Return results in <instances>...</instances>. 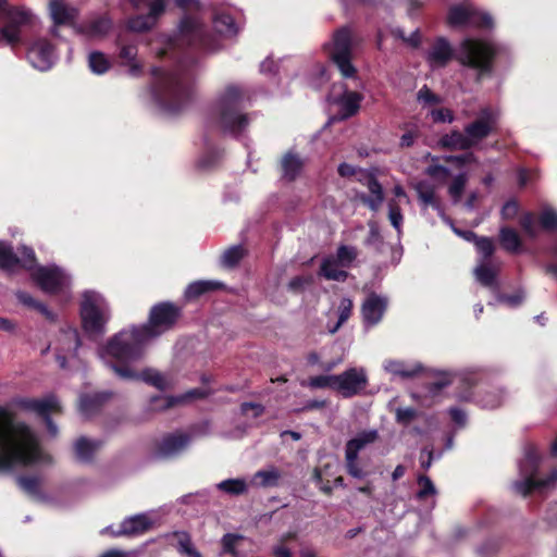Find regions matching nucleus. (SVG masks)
Returning a JSON list of instances; mask_svg holds the SVG:
<instances>
[{"label": "nucleus", "mask_w": 557, "mask_h": 557, "mask_svg": "<svg viewBox=\"0 0 557 557\" xmlns=\"http://www.w3.org/2000/svg\"><path fill=\"white\" fill-rule=\"evenodd\" d=\"M182 317V307L172 301H160L153 305L145 324L133 326L129 331H122L107 341V355L127 360H140L145 355L146 344L174 330Z\"/></svg>", "instance_id": "f257e3e1"}, {"label": "nucleus", "mask_w": 557, "mask_h": 557, "mask_svg": "<svg viewBox=\"0 0 557 557\" xmlns=\"http://www.w3.org/2000/svg\"><path fill=\"white\" fill-rule=\"evenodd\" d=\"M41 459L40 443L30 426L0 408V470L32 466Z\"/></svg>", "instance_id": "f03ea898"}, {"label": "nucleus", "mask_w": 557, "mask_h": 557, "mask_svg": "<svg viewBox=\"0 0 557 557\" xmlns=\"http://www.w3.org/2000/svg\"><path fill=\"white\" fill-rule=\"evenodd\" d=\"M195 63L194 59L188 64L180 61L171 71L152 67L151 74L154 78L152 94L164 112L178 114L193 102L195 97L193 65Z\"/></svg>", "instance_id": "7ed1b4c3"}, {"label": "nucleus", "mask_w": 557, "mask_h": 557, "mask_svg": "<svg viewBox=\"0 0 557 557\" xmlns=\"http://www.w3.org/2000/svg\"><path fill=\"white\" fill-rule=\"evenodd\" d=\"M496 48L487 41L466 38L460 44L459 53L455 55L454 49L445 37H437L430 48L426 61L435 67H444L449 61L456 59L461 65L479 71V76L491 74Z\"/></svg>", "instance_id": "20e7f679"}, {"label": "nucleus", "mask_w": 557, "mask_h": 557, "mask_svg": "<svg viewBox=\"0 0 557 557\" xmlns=\"http://www.w3.org/2000/svg\"><path fill=\"white\" fill-rule=\"evenodd\" d=\"M244 90L236 85H228L220 96L208 122L214 123L222 133L238 137L249 125L248 114L242 113Z\"/></svg>", "instance_id": "39448f33"}, {"label": "nucleus", "mask_w": 557, "mask_h": 557, "mask_svg": "<svg viewBox=\"0 0 557 557\" xmlns=\"http://www.w3.org/2000/svg\"><path fill=\"white\" fill-rule=\"evenodd\" d=\"M0 47L12 49L23 44L22 30L36 24L35 15L24 7L10 5L8 0H0Z\"/></svg>", "instance_id": "423d86ee"}, {"label": "nucleus", "mask_w": 557, "mask_h": 557, "mask_svg": "<svg viewBox=\"0 0 557 557\" xmlns=\"http://www.w3.org/2000/svg\"><path fill=\"white\" fill-rule=\"evenodd\" d=\"M178 30L182 44L190 50L214 53L222 49L218 36L211 33L197 16L184 15L180 22Z\"/></svg>", "instance_id": "0eeeda50"}, {"label": "nucleus", "mask_w": 557, "mask_h": 557, "mask_svg": "<svg viewBox=\"0 0 557 557\" xmlns=\"http://www.w3.org/2000/svg\"><path fill=\"white\" fill-rule=\"evenodd\" d=\"M540 455L534 448H529L524 459L520 463V472L523 480L516 481L513 487L517 493L527 497L533 492H542L557 482V469H554L546 478L537 479L540 468Z\"/></svg>", "instance_id": "6e6552de"}, {"label": "nucleus", "mask_w": 557, "mask_h": 557, "mask_svg": "<svg viewBox=\"0 0 557 557\" xmlns=\"http://www.w3.org/2000/svg\"><path fill=\"white\" fill-rule=\"evenodd\" d=\"M324 50L344 78L357 77V69L351 62L352 38L348 27L344 26L335 30L332 42L325 44Z\"/></svg>", "instance_id": "1a4fd4ad"}, {"label": "nucleus", "mask_w": 557, "mask_h": 557, "mask_svg": "<svg viewBox=\"0 0 557 557\" xmlns=\"http://www.w3.org/2000/svg\"><path fill=\"white\" fill-rule=\"evenodd\" d=\"M17 408L35 412L39 416L51 436L58 435V426L51 418V413H61L62 408L54 395H49L44 399L20 397L14 400Z\"/></svg>", "instance_id": "9d476101"}, {"label": "nucleus", "mask_w": 557, "mask_h": 557, "mask_svg": "<svg viewBox=\"0 0 557 557\" xmlns=\"http://www.w3.org/2000/svg\"><path fill=\"white\" fill-rule=\"evenodd\" d=\"M116 362L111 363L110 368L121 379L128 381H141L151 386H154L159 391H165L168 383L164 376L150 368H145L141 371H137L131 363L135 360H127L116 358Z\"/></svg>", "instance_id": "9b49d317"}, {"label": "nucleus", "mask_w": 557, "mask_h": 557, "mask_svg": "<svg viewBox=\"0 0 557 557\" xmlns=\"http://www.w3.org/2000/svg\"><path fill=\"white\" fill-rule=\"evenodd\" d=\"M379 438L376 430H369L359 433L356 437L349 440L345 446V466L349 475L356 479H363L367 472L358 466V454L367 445L374 443Z\"/></svg>", "instance_id": "f8f14e48"}, {"label": "nucleus", "mask_w": 557, "mask_h": 557, "mask_svg": "<svg viewBox=\"0 0 557 557\" xmlns=\"http://www.w3.org/2000/svg\"><path fill=\"white\" fill-rule=\"evenodd\" d=\"M497 124L498 116L491 108L481 109L478 117L463 128V132L472 143V148L495 133Z\"/></svg>", "instance_id": "ddd939ff"}, {"label": "nucleus", "mask_w": 557, "mask_h": 557, "mask_svg": "<svg viewBox=\"0 0 557 557\" xmlns=\"http://www.w3.org/2000/svg\"><path fill=\"white\" fill-rule=\"evenodd\" d=\"M49 14L53 22L50 34L58 37L59 26L76 27V21L79 12L75 7L69 4L66 0H50Z\"/></svg>", "instance_id": "4468645a"}, {"label": "nucleus", "mask_w": 557, "mask_h": 557, "mask_svg": "<svg viewBox=\"0 0 557 557\" xmlns=\"http://www.w3.org/2000/svg\"><path fill=\"white\" fill-rule=\"evenodd\" d=\"M27 59L35 69L48 71L55 60L54 46L47 38H38L28 47Z\"/></svg>", "instance_id": "2eb2a0df"}, {"label": "nucleus", "mask_w": 557, "mask_h": 557, "mask_svg": "<svg viewBox=\"0 0 557 557\" xmlns=\"http://www.w3.org/2000/svg\"><path fill=\"white\" fill-rule=\"evenodd\" d=\"M82 325L86 333H98L102 329V314L97 306L95 293L85 292L81 302Z\"/></svg>", "instance_id": "dca6fc26"}, {"label": "nucleus", "mask_w": 557, "mask_h": 557, "mask_svg": "<svg viewBox=\"0 0 557 557\" xmlns=\"http://www.w3.org/2000/svg\"><path fill=\"white\" fill-rule=\"evenodd\" d=\"M32 280L41 290L49 294H57L63 286V273L58 267L38 265L32 273Z\"/></svg>", "instance_id": "f3484780"}, {"label": "nucleus", "mask_w": 557, "mask_h": 557, "mask_svg": "<svg viewBox=\"0 0 557 557\" xmlns=\"http://www.w3.org/2000/svg\"><path fill=\"white\" fill-rule=\"evenodd\" d=\"M335 389L341 392L344 397H352L360 393L367 385V377L359 373L357 369L350 368L342 374L336 375Z\"/></svg>", "instance_id": "a211bd4d"}, {"label": "nucleus", "mask_w": 557, "mask_h": 557, "mask_svg": "<svg viewBox=\"0 0 557 557\" xmlns=\"http://www.w3.org/2000/svg\"><path fill=\"white\" fill-rule=\"evenodd\" d=\"M151 528V519L145 513H138L124 519L117 529H114L113 525L107 527V533L114 536L140 535L149 531Z\"/></svg>", "instance_id": "6ab92c4d"}, {"label": "nucleus", "mask_w": 557, "mask_h": 557, "mask_svg": "<svg viewBox=\"0 0 557 557\" xmlns=\"http://www.w3.org/2000/svg\"><path fill=\"white\" fill-rule=\"evenodd\" d=\"M213 391L210 388H193L186 392L185 394L174 397V396H153L150 399V405L153 410H166L170 409L181 403L190 400V399H206Z\"/></svg>", "instance_id": "aec40b11"}, {"label": "nucleus", "mask_w": 557, "mask_h": 557, "mask_svg": "<svg viewBox=\"0 0 557 557\" xmlns=\"http://www.w3.org/2000/svg\"><path fill=\"white\" fill-rule=\"evenodd\" d=\"M387 309V298L372 292L368 295L361 307L362 318L370 325L377 324Z\"/></svg>", "instance_id": "412c9836"}, {"label": "nucleus", "mask_w": 557, "mask_h": 557, "mask_svg": "<svg viewBox=\"0 0 557 557\" xmlns=\"http://www.w3.org/2000/svg\"><path fill=\"white\" fill-rule=\"evenodd\" d=\"M366 186L370 195L360 193L357 197L371 211L377 212L385 199L383 187L373 174L367 176Z\"/></svg>", "instance_id": "4be33fe9"}, {"label": "nucleus", "mask_w": 557, "mask_h": 557, "mask_svg": "<svg viewBox=\"0 0 557 557\" xmlns=\"http://www.w3.org/2000/svg\"><path fill=\"white\" fill-rule=\"evenodd\" d=\"M101 448L100 441H90L85 436H81L74 443L75 459L82 463H91Z\"/></svg>", "instance_id": "5701e85b"}, {"label": "nucleus", "mask_w": 557, "mask_h": 557, "mask_svg": "<svg viewBox=\"0 0 557 557\" xmlns=\"http://www.w3.org/2000/svg\"><path fill=\"white\" fill-rule=\"evenodd\" d=\"M438 146L442 149L449 151H468L472 148V143L465 132L462 133L458 129H453L451 132L441 136L438 139Z\"/></svg>", "instance_id": "b1692460"}, {"label": "nucleus", "mask_w": 557, "mask_h": 557, "mask_svg": "<svg viewBox=\"0 0 557 557\" xmlns=\"http://www.w3.org/2000/svg\"><path fill=\"white\" fill-rule=\"evenodd\" d=\"M363 96L358 91H351L345 88L344 92L336 99L341 108L342 119H349L356 115L360 109Z\"/></svg>", "instance_id": "393cba45"}, {"label": "nucleus", "mask_w": 557, "mask_h": 557, "mask_svg": "<svg viewBox=\"0 0 557 557\" xmlns=\"http://www.w3.org/2000/svg\"><path fill=\"white\" fill-rule=\"evenodd\" d=\"M188 436L185 434H169L158 444L156 455L159 458L169 457L186 446Z\"/></svg>", "instance_id": "a878e982"}, {"label": "nucleus", "mask_w": 557, "mask_h": 557, "mask_svg": "<svg viewBox=\"0 0 557 557\" xmlns=\"http://www.w3.org/2000/svg\"><path fill=\"white\" fill-rule=\"evenodd\" d=\"M104 406V392L83 394L79 397L78 410L85 418H91Z\"/></svg>", "instance_id": "bb28decb"}, {"label": "nucleus", "mask_w": 557, "mask_h": 557, "mask_svg": "<svg viewBox=\"0 0 557 557\" xmlns=\"http://www.w3.org/2000/svg\"><path fill=\"white\" fill-rule=\"evenodd\" d=\"M304 168V162L297 153L292 151L285 153L281 161L283 177L294 182Z\"/></svg>", "instance_id": "cd10ccee"}, {"label": "nucleus", "mask_w": 557, "mask_h": 557, "mask_svg": "<svg viewBox=\"0 0 557 557\" xmlns=\"http://www.w3.org/2000/svg\"><path fill=\"white\" fill-rule=\"evenodd\" d=\"M213 28L223 38H234L238 34L234 17L227 13H219L214 16Z\"/></svg>", "instance_id": "c85d7f7f"}, {"label": "nucleus", "mask_w": 557, "mask_h": 557, "mask_svg": "<svg viewBox=\"0 0 557 557\" xmlns=\"http://www.w3.org/2000/svg\"><path fill=\"white\" fill-rule=\"evenodd\" d=\"M471 8L472 5L466 4L451 5L447 12V24L453 28L469 26Z\"/></svg>", "instance_id": "c756f323"}, {"label": "nucleus", "mask_w": 557, "mask_h": 557, "mask_svg": "<svg viewBox=\"0 0 557 557\" xmlns=\"http://www.w3.org/2000/svg\"><path fill=\"white\" fill-rule=\"evenodd\" d=\"M223 288L224 284L218 281H196L187 286L184 295L187 300H195L209 292Z\"/></svg>", "instance_id": "7c9ffc66"}, {"label": "nucleus", "mask_w": 557, "mask_h": 557, "mask_svg": "<svg viewBox=\"0 0 557 557\" xmlns=\"http://www.w3.org/2000/svg\"><path fill=\"white\" fill-rule=\"evenodd\" d=\"M498 240L502 248L510 253H517L522 246L518 232L510 226L500 227Z\"/></svg>", "instance_id": "2f4dec72"}, {"label": "nucleus", "mask_w": 557, "mask_h": 557, "mask_svg": "<svg viewBox=\"0 0 557 557\" xmlns=\"http://www.w3.org/2000/svg\"><path fill=\"white\" fill-rule=\"evenodd\" d=\"M247 255L248 250L243 245L231 246L222 253L221 265L226 269H234Z\"/></svg>", "instance_id": "473e14b6"}, {"label": "nucleus", "mask_w": 557, "mask_h": 557, "mask_svg": "<svg viewBox=\"0 0 557 557\" xmlns=\"http://www.w3.org/2000/svg\"><path fill=\"white\" fill-rule=\"evenodd\" d=\"M138 49L134 45H126L121 48L120 58L128 65V72L133 76H139L143 73V65L136 59Z\"/></svg>", "instance_id": "72a5a7b5"}, {"label": "nucleus", "mask_w": 557, "mask_h": 557, "mask_svg": "<svg viewBox=\"0 0 557 557\" xmlns=\"http://www.w3.org/2000/svg\"><path fill=\"white\" fill-rule=\"evenodd\" d=\"M15 296L18 302L22 305L40 312L47 320H54V313L49 310V308L44 302L36 300L30 294L23 290H17Z\"/></svg>", "instance_id": "f704fd0d"}, {"label": "nucleus", "mask_w": 557, "mask_h": 557, "mask_svg": "<svg viewBox=\"0 0 557 557\" xmlns=\"http://www.w3.org/2000/svg\"><path fill=\"white\" fill-rule=\"evenodd\" d=\"M336 264V261L332 258L323 259L320 265L319 274L325 277L326 280L345 282L348 277V272L345 270L337 269Z\"/></svg>", "instance_id": "c9c22d12"}, {"label": "nucleus", "mask_w": 557, "mask_h": 557, "mask_svg": "<svg viewBox=\"0 0 557 557\" xmlns=\"http://www.w3.org/2000/svg\"><path fill=\"white\" fill-rule=\"evenodd\" d=\"M385 370L394 375L403 379H411L417 376L421 371V366L409 368L405 362L398 360H388L385 363Z\"/></svg>", "instance_id": "e433bc0d"}, {"label": "nucleus", "mask_w": 557, "mask_h": 557, "mask_svg": "<svg viewBox=\"0 0 557 557\" xmlns=\"http://www.w3.org/2000/svg\"><path fill=\"white\" fill-rule=\"evenodd\" d=\"M18 263L20 258L14 252L13 247L7 243L0 242V269L12 272Z\"/></svg>", "instance_id": "4c0bfd02"}, {"label": "nucleus", "mask_w": 557, "mask_h": 557, "mask_svg": "<svg viewBox=\"0 0 557 557\" xmlns=\"http://www.w3.org/2000/svg\"><path fill=\"white\" fill-rule=\"evenodd\" d=\"M280 479L281 472L275 467L259 470L253 475V480H259L257 484L263 488L278 486Z\"/></svg>", "instance_id": "58836bf2"}, {"label": "nucleus", "mask_w": 557, "mask_h": 557, "mask_svg": "<svg viewBox=\"0 0 557 557\" xmlns=\"http://www.w3.org/2000/svg\"><path fill=\"white\" fill-rule=\"evenodd\" d=\"M425 159H430L432 161V164H430L425 170L424 173L429 177L436 180V181H446L448 177H450L451 173L448 168L442 164H437L436 162L440 161V157L433 156L430 152L426 153Z\"/></svg>", "instance_id": "ea45409f"}, {"label": "nucleus", "mask_w": 557, "mask_h": 557, "mask_svg": "<svg viewBox=\"0 0 557 557\" xmlns=\"http://www.w3.org/2000/svg\"><path fill=\"white\" fill-rule=\"evenodd\" d=\"M76 32L89 38L102 36L104 34V17L99 16L95 20L78 25Z\"/></svg>", "instance_id": "a19ab883"}, {"label": "nucleus", "mask_w": 557, "mask_h": 557, "mask_svg": "<svg viewBox=\"0 0 557 557\" xmlns=\"http://www.w3.org/2000/svg\"><path fill=\"white\" fill-rule=\"evenodd\" d=\"M468 180V174L462 172L457 174L449 184L448 194L455 203L461 200Z\"/></svg>", "instance_id": "79ce46f5"}, {"label": "nucleus", "mask_w": 557, "mask_h": 557, "mask_svg": "<svg viewBox=\"0 0 557 557\" xmlns=\"http://www.w3.org/2000/svg\"><path fill=\"white\" fill-rule=\"evenodd\" d=\"M218 488L230 495H243L247 492V483L244 479H227L218 484Z\"/></svg>", "instance_id": "37998d69"}, {"label": "nucleus", "mask_w": 557, "mask_h": 557, "mask_svg": "<svg viewBox=\"0 0 557 557\" xmlns=\"http://www.w3.org/2000/svg\"><path fill=\"white\" fill-rule=\"evenodd\" d=\"M470 15L471 18L469 20V26L481 29H491L494 25V21L488 13L482 12L474 7L471 8Z\"/></svg>", "instance_id": "c03bdc74"}, {"label": "nucleus", "mask_w": 557, "mask_h": 557, "mask_svg": "<svg viewBox=\"0 0 557 557\" xmlns=\"http://www.w3.org/2000/svg\"><path fill=\"white\" fill-rule=\"evenodd\" d=\"M17 251L20 253V263L17 264V267H21L24 270L29 271L32 273L38 267L34 249L28 246H22L18 248Z\"/></svg>", "instance_id": "a18cd8bd"}, {"label": "nucleus", "mask_w": 557, "mask_h": 557, "mask_svg": "<svg viewBox=\"0 0 557 557\" xmlns=\"http://www.w3.org/2000/svg\"><path fill=\"white\" fill-rule=\"evenodd\" d=\"M17 484L30 496L37 497L41 494L40 480L37 476L20 475L17 478Z\"/></svg>", "instance_id": "49530a36"}, {"label": "nucleus", "mask_w": 557, "mask_h": 557, "mask_svg": "<svg viewBox=\"0 0 557 557\" xmlns=\"http://www.w3.org/2000/svg\"><path fill=\"white\" fill-rule=\"evenodd\" d=\"M156 23L147 14L135 15L127 22V28L136 33L147 32Z\"/></svg>", "instance_id": "de8ad7c7"}, {"label": "nucleus", "mask_w": 557, "mask_h": 557, "mask_svg": "<svg viewBox=\"0 0 557 557\" xmlns=\"http://www.w3.org/2000/svg\"><path fill=\"white\" fill-rule=\"evenodd\" d=\"M358 251L352 246L341 245L336 251V263L342 267L349 268L356 260Z\"/></svg>", "instance_id": "09e8293b"}, {"label": "nucleus", "mask_w": 557, "mask_h": 557, "mask_svg": "<svg viewBox=\"0 0 557 557\" xmlns=\"http://www.w3.org/2000/svg\"><path fill=\"white\" fill-rule=\"evenodd\" d=\"M418 197L425 206H431L434 209H440L441 202L432 187L424 188L422 183L417 186Z\"/></svg>", "instance_id": "8fccbe9b"}, {"label": "nucleus", "mask_w": 557, "mask_h": 557, "mask_svg": "<svg viewBox=\"0 0 557 557\" xmlns=\"http://www.w3.org/2000/svg\"><path fill=\"white\" fill-rule=\"evenodd\" d=\"M539 223L544 231H557V212L552 208L543 209L539 215Z\"/></svg>", "instance_id": "3c124183"}, {"label": "nucleus", "mask_w": 557, "mask_h": 557, "mask_svg": "<svg viewBox=\"0 0 557 557\" xmlns=\"http://www.w3.org/2000/svg\"><path fill=\"white\" fill-rule=\"evenodd\" d=\"M478 281L486 287H492L496 284V272L487 264H481L475 270Z\"/></svg>", "instance_id": "603ef678"}, {"label": "nucleus", "mask_w": 557, "mask_h": 557, "mask_svg": "<svg viewBox=\"0 0 557 557\" xmlns=\"http://www.w3.org/2000/svg\"><path fill=\"white\" fill-rule=\"evenodd\" d=\"M444 162L455 164L457 168H463L467 164L476 163L478 158L471 151L462 154H449L442 158Z\"/></svg>", "instance_id": "864d4df0"}, {"label": "nucleus", "mask_w": 557, "mask_h": 557, "mask_svg": "<svg viewBox=\"0 0 557 557\" xmlns=\"http://www.w3.org/2000/svg\"><path fill=\"white\" fill-rule=\"evenodd\" d=\"M388 219L394 228L399 233L404 216L400 207L393 199L388 201Z\"/></svg>", "instance_id": "5fc2aeb1"}, {"label": "nucleus", "mask_w": 557, "mask_h": 557, "mask_svg": "<svg viewBox=\"0 0 557 557\" xmlns=\"http://www.w3.org/2000/svg\"><path fill=\"white\" fill-rule=\"evenodd\" d=\"M178 550L189 557H202L201 554L193 546L191 539L186 532L180 534Z\"/></svg>", "instance_id": "6e6d98bb"}, {"label": "nucleus", "mask_w": 557, "mask_h": 557, "mask_svg": "<svg viewBox=\"0 0 557 557\" xmlns=\"http://www.w3.org/2000/svg\"><path fill=\"white\" fill-rule=\"evenodd\" d=\"M336 375H317L309 379V386L312 388H332L335 389Z\"/></svg>", "instance_id": "4d7b16f0"}, {"label": "nucleus", "mask_w": 557, "mask_h": 557, "mask_svg": "<svg viewBox=\"0 0 557 557\" xmlns=\"http://www.w3.org/2000/svg\"><path fill=\"white\" fill-rule=\"evenodd\" d=\"M313 284L312 275H297L294 276L288 283V289L294 293H301L308 286Z\"/></svg>", "instance_id": "13d9d810"}, {"label": "nucleus", "mask_w": 557, "mask_h": 557, "mask_svg": "<svg viewBox=\"0 0 557 557\" xmlns=\"http://www.w3.org/2000/svg\"><path fill=\"white\" fill-rule=\"evenodd\" d=\"M474 245L484 259H490L495 251L494 242L490 237L481 236L476 238Z\"/></svg>", "instance_id": "bf43d9fd"}, {"label": "nucleus", "mask_w": 557, "mask_h": 557, "mask_svg": "<svg viewBox=\"0 0 557 557\" xmlns=\"http://www.w3.org/2000/svg\"><path fill=\"white\" fill-rule=\"evenodd\" d=\"M418 483L421 486L420 491L417 493L418 499H425L436 493L435 486L429 476L420 475L418 478Z\"/></svg>", "instance_id": "052dcab7"}, {"label": "nucleus", "mask_w": 557, "mask_h": 557, "mask_svg": "<svg viewBox=\"0 0 557 557\" xmlns=\"http://www.w3.org/2000/svg\"><path fill=\"white\" fill-rule=\"evenodd\" d=\"M418 417V410L411 407L396 409V422L403 425H409Z\"/></svg>", "instance_id": "680f3d73"}, {"label": "nucleus", "mask_w": 557, "mask_h": 557, "mask_svg": "<svg viewBox=\"0 0 557 557\" xmlns=\"http://www.w3.org/2000/svg\"><path fill=\"white\" fill-rule=\"evenodd\" d=\"M519 224L521 228L525 232V234L530 237L536 236V228H535V215L532 212H525L521 215L519 220Z\"/></svg>", "instance_id": "e2e57ef3"}, {"label": "nucleus", "mask_w": 557, "mask_h": 557, "mask_svg": "<svg viewBox=\"0 0 557 557\" xmlns=\"http://www.w3.org/2000/svg\"><path fill=\"white\" fill-rule=\"evenodd\" d=\"M89 69L96 74L104 73V53L95 51L89 54L88 59Z\"/></svg>", "instance_id": "0e129e2a"}, {"label": "nucleus", "mask_w": 557, "mask_h": 557, "mask_svg": "<svg viewBox=\"0 0 557 557\" xmlns=\"http://www.w3.org/2000/svg\"><path fill=\"white\" fill-rule=\"evenodd\" d=\"M417 99L425 104H438L442 102L440 96L434 94L426 85L418 91Z\"/></svg>", "instance_id": "69168bd1"}, {"label": "nucleus", "mask_w": 557, "mask_h": 557, "mask_svg": "<svg viewBox=\"0 0 557 557\" xmlns=\"http://www.w3.org/2000/svg\"><path fill=\"white\" fill-rule=\"evenodd\" d=\"M519 212V203L511 199L504 203L500 210V216L505 221L513 220Z\"/></svg>", "instance_id": "338daca9"}, {"label": "nucleus", "mask_w": 557, "mask_h": 557, "mask_svg": "<svg viewBox=\"0 0 557 557\" xmlns=\"http://www.w3.org/2000/svg\"><path fill=\"white\" fill-rule=\"evenodd\" d=\"M149 7V12L147 15L157 23V20L164 13L165 11V0H151L147 3Z\"/></svg>", "instance_id": "774afa93"}]
</instances>
